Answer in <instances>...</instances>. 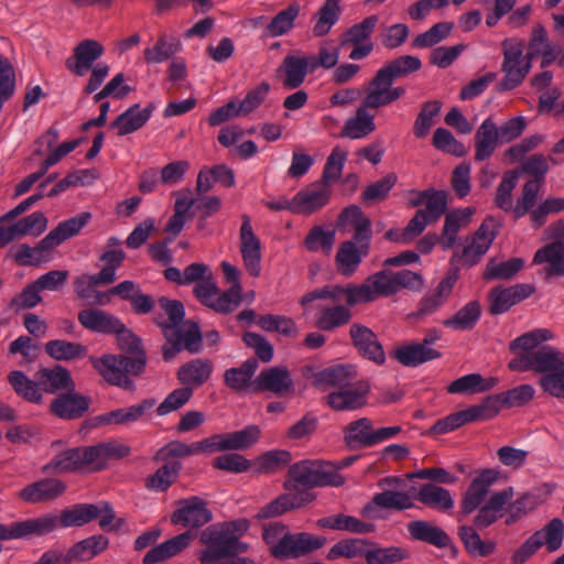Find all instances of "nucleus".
<instances>
[{"instance_id": "13", "label": "nucleus", "mask_w": 564, "mask_h": 564, "mask_svg": "<svg viewBox=\"0 0 564 564\" xmlns=\"http://www.w3.org/2000/svg\"><path fill=\"white\" fill-rule=\"evenodd\" d=\"M90 403L89 397L72 388L52 400L50 411L61 420L74 421L83 417L89 411Z\"/></svg>"}, {"instance_id": "47", "label": "nucleus", "mask_w": 564, "mask_h": 564, "mask_svg": "<svg viewBox=\"0 0 564 564\" xmlns=\"http://www.w3.org/2000/svg\"><path fill=\"white\" fill-rule=\"evenodd\" d=\"M457 281V269L451 270L445 279L441 281L437 290L433 294L426 295L420 303L416 312L417 316L433 313L451 294L455 283Z\"/></svg>"}, {"instance_id": "40", "label": "nucleus", "mask_w": 564, "mask_h": 564, "mask_svg": "<svg viewBox=\"0 0 564 564\" xmlns=\"http://www.w3.org/2000/svg\"><path fill=\"white\" fill-rule=\"evenodd\" d=\"M500 409V395H489L479 404L460 410V425L490 420L499 413Z\"/></svg>"}, {"instance_id": "33", "label": "nucleus", "mask_w": 564, "mask_h": 564, "mask_svg": "<svg viewBox=\"0 0 564 564\" xmlns=\"http://www.w3.org/2000/svg\"><path fill=\"white\" fill-rule=\"evenodd\" d=\"M406 528L411 538L416 541L425 542L440 549L446 547L452 543L448 534L432 522L414 520L409 522Z\"/></svg>"}, {"instance_id": "41", "label": "nucleus", "mask_w": 564, "mask_h": 564, "mask_svg": "<svg viewBox=\"0 0 564 564\" xmlns=\"http://www.w3.org/2000/svg\"><path fill=\"white\" fill-rule=\"evenodd\" d=\"M476 153L475 159L484 161L488 159L500 143L498 128L492 120L486 119L476 132Z\"/></svg>"}, {"instance_id": "49", "label": "nucleus", "mask_w": 564, "mask_h": 564, "mask_svg": "<svg viewBox=\"0 0 564 564\" xmlns=\"http://www.w3.org/2000/svg\"><path fill=\"white\" fill-rule=\"evenodd\" d=\"M259 364L254 358L247 359L240 367L227 369L224 373L225 384L235 391H242L249 387Z\"/></svg>"}, {"instance_id": "51", "label": "nucleus", "mask_w": 564, "mask_h": 564, "mask_svg": "<svg viewBox=\"0 0 564 564\" xmlns=\"http://www.w3.org/2000/svg\"><path fill=\"white\" fill-rule=\"evenodd\" d=\"M478 529L474 523L473 527H460V540L466 551L474 557H486L494 553L496 543L494 541H484L475 530Z\"/></svg>"}, {"instance_id": "34", "label": "nucleus", "mask_w": 564, "mask_h": 564, "mask_svg": "<svg viewBox=\"0 0 564 564\" xmlns=\"http://www.w3.org/2000/svg\"><path fill=\"white\" fill-rule=\"evenodd\" d=\"M533 263L547 264L544 269L546 278L564 275V243L552 241L540 248L533 257Z\"/></svg>"}, {"instance_id": "55", "label": "nucleus", "mask_w": 564, "mask_h": 564, "mask_svg": "<svg viewBox=\"0 0 564 564\" xmlns=\"http://www.w3.org/2000/svg\"><path fill=\"white\" fill-rule=\"evenodd\" d=\"M108 546V539L101 534L77 542L68 550V560L86 561L95 557Z\"/></svg>"}, {"instance_id": "43", "label": "nucleus", "mask_w": 564, "mask_h": 564, "mask_svg": "<svg viewBox=\"0 0 564 564\" xmlns=\"http://www.w3.org/2000/svg\"><path fill=\"white\" fill-rule=\"evenodd\" d=\"M93 469H101L106 462L112 458H122L130 454V447L116 441L102 442L88 446Z\"/></svg>"}, {"instance_id": "58", "label": "nucleus", "mask_w": 564, "mask_h": 564, "mask_svg": "<svg viewBox=\"0 0 564 564\" xmlns=\"http://www.w3.org/2000/svg\"><path fill=\"white\" fill-rule=\"evenodd\" d=\"M442 106L440 100H430L422 104L413 124V133L416 138L423 139L429 134L435 119L441 115Z\"/></svg>"}, {"instance_id": "36", "label": "nucleus", "mask_w": 564, "mask_h": 564, "mask_svg": "<svg viewBox=\"0 0 564 564\" xmlns=\"http://www.w3.org/2000/svg\"><path fill=\"white\" fill-rule=\"evenodd\" d=\"M422 66L419 57L412 55L399 56L386 63L372 78L394 82L417 72Z\"/></svg>"}, {"instance_id": "4", "label": "nucleus", "mask_w": 564, "mask_h": 564, "mask_svg": "<svg viewBox=\"0 0 564 564\" xmlns=\"http://www.w3.org/2000/svg\"><path fill=\"white\" fill-rule=\"evenodd\" d=\"M520 361L523 362L518 365L520 372L540 373L541 389L551 397L564 399V352L552 346L542 345L536 354Z\"/></svg>"}, {"instance_id": "50", "label": "nucleus", "mask_w": 564, "mask_h": 564, "mask_svg": "<svg viewBox=\"0 0 564 564\" xmlns=\"http://www.w3.org/2000/svg\"><path fill=\"white\" fill-rule=\"evenodd\" d=\"M369 542L365 539H345L335 543L327 552L326 558L335 561L340 557L354 560L364 557L366 560Z\"/></svg>"}, {"instance_id": "63", "label": "nucleus", "mask_w": 564, "mask_h": 564, "mask_svg": "<svg viewBox=\"0 0 564 564\" xmlns=\"http://www.w3.org/2000/svg\"><path fill=\"white\" fill-rule=\"evenodd\" d=\"M300 13L297 4H291L280 11L265 26V34L269 36H281L288 33L294 26V20Z\"/></svg>"}, {"instance_id": "6", "label": "nucleus", "mask_w": 564, "mask_h": 564, "mask_svg": "<svg viewBox=\"0 0 564 564\" xmlns=\"http://www.w3.org/2000/svg\"><path fill=\"white\" fill-rule=\"evenodd\" d=\"M288 490L303 487L305 489L324 486H341L345 479L336 471L334 465L324 460L305 459L290 466Z\"/></svg>"}, {"instance_id": "1", "label": "nucleus", "mask_w": 564, "mask_h": 564, "mask_svg": "<svg viewBox=\"0 0 564 564\" xmlns=\"http://www.w3.org/2000/svg\"><path fill=\"white\" fill-rule=\"evenodd\" d=\"M500 471L492 468H485L476 473L467 487L462 501V512L469 514L476 510L473 519L474 524L485 529L503 517L507 506L512 507L522 516L532 511L538 506V498L529 492L521 495L514 501L512 487H506L494 492L487 500L490 487L498 481Z\"/></svg>"}, {"instance_id": "56", "label": "nucleus", "mask_w": 564, "mask_h": 564, "mask_svg": "<svg viewBox=\"0 0 564 564\" xmlns=\"http://www.w3.org/2000/svg\"><path fill=\"white\" fill-rule=\"evenodd\" d=\"M292 457L288 451H269L252 463L253 471L258 475L273 474L290 464Z\"/></svg>"}, {"instance_id": "10", "label": "nucleus", "mask_w": 564, "mask_h": 564, "mask_svg": "<svg viewBox=\"0 0 564 564\" xmlns=\"http://www.w3.org/2000/svg\"><path fill=\"white\" fill-rule=\"evenodd\" d=\"M326 543V538L307 532L286 533L273 549L276 558H299L308 555Z\"/></svg>"}, {"instance_id": "61", "label": "nucleus", "mask_w": 564, "mask_h": 564, "mask_svg": "<svg viewBox=\"0 0 564 564\" xmlns=\"http://www.w3.org/2000/svg\"><path fill=\"white\" fill-rule=\"evenodd\" d=\"M8 380L15 393L26 401L40 403L42 393L39 390V382L29 379L22 371L14 370L8 376Z\"/></svg>"}, {"instance_id": "14", "label": "nucleus", "mask_w": 564, "mask_h": 564, "mask_svg": "<svg viewBox=\"0 0 564 564\" xmlns=\"http://www.w3.org/2000/svg\"><path fill=\"white\" fill-rule=\"evenodd\" d=\"M370 386L367 381H352L344 388L330 392L326 403L335 411H351L367 403Z\"/></svg>"}, {"instance_id": "31", "label": "nucleus", "mask_w": 564, "mask_h": 564, "mask_svg": "<svg viewBox=\"0 0 564 564\" xmlns=\"http://www.w3.org/2000/svg\"><path fill=\"white\" fill-rule=\"evenodd\" d=\"M77 318L84 328L95 333L112 334L121 328L119 318L98 308L82 310Z\"/></svg>"}, {"instance_id": "54", "label": "nucleus", "mask_w": 564, "mask_h": 564, "mask_svg": "<svg viewBox=\"0 0 564 564\" xmlns=\"http://www.w3.org/2000/svg\"><path fill=\"white\" fill-rule=\"evenodd\" d=\"M46 354L58 361L74 360L87 355V347L79 343L67 341L63 339L50 340L45 344Z\"/></svg>"}, {"instance_id": "52", "label": "nucleus", "mask_w": 564, "mask_h": 564, "mask_svg": "<svg viewBox=\"0 0 564 564\" xmlns=\"http://www.w3.org/2000/svg\"><path fill=\"white\" fill-rule=\"evenodd\" d=\"M345 442L352 448L372 446V424L367 417H361L345 427Z\"/></svg>"}, {"instance_id": "45", "label": "nucleus", "mask_w": 564, "mask_h": 564, "mask_svg": "<svg viewBox=\"0 0 564 564\" xmlns=\"http://www.w3.org/2000/svg\"><path fill=\"white\" fill-rule=\"evenodd\" d=\"M416 499L431 508L446 511L454 507V499L449 491L433 482L424 484L420 487Z\"/></svg>"}, {"instance_id": "24", "label": "nucleus", "mask_w": 564, "mask_h": 564, "mask_svg": "<svg viewBox=\"0 0 564 564\" xmlns=\"http://www.w3.org/2000/svg\"><path fill=\"white\" fill-rule=\"evenodd\" d=\"M66 490V485L56 478H45L25 486L18 494L28 503H42L56 499Z\"/></svg>"}, {"instance_id": "28", "label": "nucleus", "mask_w": 564, "mask_h": 564, "mask_svg": "<svg viewBox=\"0 0 564 564\" xmlns=\"http://www.w3.org/2000/svg\"><path fill=\"white\" fill-rule=\"evenodd\" d=\"M194 533L187 530L172 539L152 547L143 557V564H158L166 561L185 550L194 539Z\"/></svg>"}, {"instance_id": "37", "label": "nucleus", "mask_w": 564, "mask_h": 564, "mask_svg": "<svg viewBox=\"0 0 564 564\" xmlns=\"http://www.w3.org/2000/svg\"><path fill=\"white\" fill-rule=\"evenodd\" d=\"M391 356L402 366L416 367L426 361L440 357V352L432 347L421 343H412L401 346L391 352Z\"/></svg>"}, {"instance_id": "25", "label": "nucleus", "mask_w": 564, "mask_h": 564, "mask_svg": "<svg viewBox=\"0 0 564 564\" xmlns=\"http://www.w3.org/2000/svg\"><path fill=\"white\" fill-rule=\"evenodd\" d=\"M156 401L152 398L128 408H120L95 417L99 425H128L140 420L148 411L152 410Z\"/></svg>"}, {"instance_id": "21", "label": "nucleus", "mask_w": 564, "mask_h": 564, "mask_svg": "<svg viewBox=\"0 0 564 564\" xmlns=\"http://www.w3.org/2000/svg\"><path fill=\"white\" fill-rule=\"evenodd\" d=\"M550 338L551 333L547 329H535L513 339L509 345V349L514 354V357L509 361L508 368L512 371H519L518 365L522 364L520 360L536 354L541 343Z\"/></svg>"}, {"instance_id": "29", "label": "nucleus", "mask_w": 564, "mask_h": 564, "mask_svg": "<svg viewBox=\"0 0 564 564\" xmlns=\"http://www.w3.org/2000/svg\"><path fill=\"white\" fill-rule=\"evenodd\" d=\"M392 85L393 82L372 78L366 88L367 106L381 108L403 97L405 88L402 86L393 87Z\"/></svg>"}, {"instance_id": "35", "label": "nucleus", "mask_w": 564, "mask_h": 564, "mask_svg": "<svg viewBox=\"0 0 564 564\" xmlns=\"http://www.w3.org/2000/svg\"><path fill=\"white\" fill-rule=\"evenodd\" d=\"M213 372V362L208 359L196 358L184 365L177 370V380L182 386L194 388L203 386Z\"/></svg>"}, {"instance_id": "18", "label": "nucleus", "mask_w": 564, "mask_h": 564, "mask_svg": "<svg viewBox=\"0 0 564 564\" xmlns=\"http://www.w3.org/2000/svg\"><path fill=\"white\" fill-rule=\"evenodd\" d=\"M257 391H269L278 395H288L294 391V382L286 367L274 366L260 371L253 380Z\"/></svg>"}, {"instance_id": "26", "label": "nucleus", "mask_w": 564, "mask_h": 564, "mask_svg": "<svg viewBox=\"0 0 564 564\" xmlns=\"http://www.w3.org/2000/svg\"><path fill=\"white\" fill-rule=\"evenodd\" d=\"M55 520L50 517H39L12 523L10 527L0 524V541L19 539L28 535H44L52 532Z\"/></svg>"}, {"instance_id": "30", "label": "nucleus", "mask_w": 564, "mask_h": 564, "mask_svg": "<svg viewBox=\"0 0 564 564\" xmlns=\"http://www.w3.org/2000/svg\"><path fill=\"white\" fill-rule=\"evenodd\" d=\"M154 106L151 104L141 109L139 104H134L124 112L119 115L110 124V128L117 129V134L123 137L141 129L150 119Z\"/></svg>"}, {"instance_id": "48", "label": "nucleus", "mask_w": 564, "mask_h": 564, "mask_svg": "<svg viewBox=\"0 0 564 564\" xmlns=\"http://www.w3.org/2000/svg\"><path fill=\"white\" fill-rule=\"evenodd\" d=\"M378 23L377 15H369L361 22L354 24L339 36V47L371 42L370 35Z\"/></svg>"}, {"instance_id": "60", "label": "nucleus", "mask_w": 564, "mask_h": 564, "mask_svg": "<svg viewBox=\"0 0 564 564\" xmlns=\"http://www.w3.org/2000/svg\"><path fill=\"white\" fill-rule=\"evenodd\" d=\"M523 264L521 258H512L502 262L490 259L486 264L482 276L485 280H508L514 276L523 268Z\"/></svg>"}, {"instance_id": "39", "label": "nucleus", "mask_w": 564, "mask_h": 564, "mask_svg": "<svg viewBox=\"0 0 564 564\" xmlns=\"http://www.w3.org/2000/svg\"><path fill=\"white\" fill-rule=\"evenodd\" d=\"M35 378L47 393H56L61 390L67 391L75 388L70 372L62 366H55L52 369L42 368L35 373Z\"/></svg>"}, {"instance_id": "3", "label": "nucleus", "mask_w": 564, "mask_h": 564, "mask_svg": "<svg viewBox=\"0 0 564 564\" xmlns=\"http://www.w3.org/2000/svg\"><path fill=\"white\" fill-rule=\"evenodd\" d=\"M338 227L344 231H354L352 238L341 242L335 256L337 271L344 276L352 275L370 251L371 221L357 205L343 209Z\"/></svg>"}, {"instance_id": "2", "label": "nucleus", "mask_w": 564, "mask_h": 564, "mask_svg": "<svg viewBox=\"0 0 564 564\" xmlns=\"http://www.w3.org/2000/svg\"><path fill=\"white\" fill-rule=\"evenodd\" d=\"M161 312H155L153 321L161 328L165 344L161 347L165 361L172 360L183 349L197 354L202 348V333L196 323L184 325L185 311L182 302L167 297L158 301Z\"/></svg>"}, {"instance_id": "57", "label": "nucleus", "mask_w": 564, "mask_h": 564, "mask_svg": "<svg viewBox=\"0 0 564 564\" xmlns=\"http://www.w3.org/2000/svg\"><path fill=\"white\" fill-rule=\"evenodd\" d=\"M340 12L339 3L334 0H326L315 13L316 22L313 26V34L317 37L328 34L333 25L339 20Z\"/></svg>"}, {"instance_id": "7", "label": "nucleus", "mask_w": 564, "mask_h": 564, "mask_svg": "<svg viewBox=\"0 0 564 564\" xmlns=\"http://www.w3.org/2000/svg\"><path fill=\"white\" fill-rule=\"evenodd\" d=\"M90 362L108 383L130 389L133 382L129 379V375L139 376L144 371L147 356L142 352L139 357L105 355L100 358L90 357Z\"/></svg>"}, {"instance_id": "59", "label": "nucleus", "mask_w": 564, "mask_h": 564, "mask_svg": "<svg viewBox=\"0 0 564 564\" xmlns=\"http://www.w3.org/2000/svg\"><path fill=\"white\" fill-rule=\"evenodd\" d=\"M346 160L347 152L338 145L335 147L326 159L323 174L318 182L332 189L333 184L337 182L341 175Z\"/></svg>"}, {"instance_id": "64", "label": "nucleus", "mask_w": 564, "mask_h": 564, "mask_svg": "<svg viewBox=\"0 0 564 564\" xmlns=\"http://www.w3.org/2000/svg\"><path fill=\"white\" fill-rule=\"evenodd\" d=\"M423 196L427 197L425 207L419 209L432 223H436L445 214L448 204V194L445 191L429 188L423 191Z\"/></svg>"}, {"instance_id": "23", "label": "nucleus", "mask_w": 564, "mask_h": 564, "mask_svg": "<svg viewBox=\"0 0 564 564\" xmlns=\"http://www.w3.org/2000/svg\"><path fill=\"white\" fill-rule=\"evenodd\" d=\"M535 288L531 284H516L510 288H495L489 293V312L494 315L507 312L511 306L528 299Z\"/></svg>"}, {"instance_id": "46", "label": "nucleus", "mask_w": 564, "mask_h": 564, "mask_svg": "<svg viewBox=\"0 0 564 564\" xmlns=\"http://www.w3.org/2000/svg\"><path fill=\"white\" fill-rule=\"evenodd\" d=\"M351 306L344 304H334L322 308L316 325L325 332L334 330L340 326L347 325L352 318Z\"/></svg>"}, {"instance_id": "32", "label": "nucleus", "mask_w": 564, "mask_h": 564, "mask_svg": "<svg viewBox=\"0 0 564 564\" xmlns=\"http://www.w3.org/2000/svg\"><path fill=\"white\" fill-rule=\"evenodd\" d=\"M356 377L357 372L355 367L336 366L314 373L312 383L324 391L330 387L338 390L351 383Z\"/></svg>"}, {"instance_id": "9", "label": "nucleus", "mask_w": 564, "mask_h": 564, "mask_svg": "<svg viewBox=\"0 0 564 564\" xmlns=\"http://www.w3.org/2000/svg\"><path fill=\"white\" fill-rule=\"evenodd\" d=\"M238 286L234 291H221L213 279V274L206 280L194 285L193 293L196 300L217 314H230L239 306L237 299Z\"/></svg>"}, {"instance_id": "16", "label": "nucleus", "mask_w": 564, "mask_h": 564, "mask_svg": "<svg viewBox=\"0 0 564 564\" xmlns=\"http://www.w3.org/2000/svg\"><path fill=\"white\" fill-rule=\"evenodd\" d=\"M330 195L332 189L316 181L294 195L293 214L312 215L328 204Z\"/></svg>"}, {"instance_id": "20", "label": "nucleus", "mask_w": 564, "mask_h": 564, "mask_svg": "<svg viewBox=\"0 0 564 564\" xmlns=\"http://www.w3.org/2000/svg\"><path fill=\"white\" fill-rule=\"evenodd\" d=\"M491 227L492 224L486 220L480 225L474 236L466 238V243L460 252L462 265L471 267L476 264L487 252L496 237Z\"/></svg>"}, {"instance_id": "53", "label": "nucleus", "mask_w": 564, "mask_h": 564, "mask_svg": "<svg viewBox=\"0 0 564 564\" xmlns=\"http://www.w3.org/2000/svg\"><path fill=\"white\" fill-rule=\"evenodd\" d=\"M181 48L182 44L178 39L162 34L153 47L144 50V59L148 64L162 63L178 53Z\"/></svg>"}, {"instance_id": "5", "label": "nucleus", "mask_w": 564, "mask_h": 564, "mask_svg": "<svg viewBox=\"0 0 564 564\" xmlns=\"http://www.w3.org/2000/svg\"><path fill=\"white\" fill-rule=\"evenodd\" d=\"M248 529L249 521L247 519H237L206 528L200 533L202 543L208 545L204 552L223 560L247 552L248 544L241 542L240 538Z\"/></svg>"}, {"instance_id": "15", "label": "nucleus", "mask_w": 564, "mask_h": 564, "mask_svg": "<svg viewBox=\"0 0 564 564\" xmlns=\"http://www.w3.org/2000/svg\"><path fill=\"white\" fill-rule=\"evenodd\" d=\"M93 467L88 446L68 448L55 455L43 466L45 474L62 475Z\"/></svg>"}, {"instance_id": "42", "label": "nucleus", "mask_w": 564, "mask_h": 564, "mask_svg": "<svg viewBox=\"0 0 564 564\" xmlns=\"http://www.w3.org/2000/svg\"><path fill=\"white\" fill-rule=\"evenodd\" d=\"M317 525L323 529L348 531L358 534L371 533L375 531V524L360 521L359 519L343 513L322 518Z\"/></svg>"}, {"instance_id": "22", "label": "nucleus", "mask_w": 564, "mask_h": 564, "mask_svg": "<svg viewBox=\"0 0 564 564\" xmlns=\"http://www.w3.org/2000/svg\"><path fill=\"white\" fill-rule=\"evenodd\" d=\"M104 52L105 48L98 41L84 40L75 46L73 56L66 59L65 65L75 75L84 76Z\"/></svg>"}, {"instance_id": "19", "label": "nucleus", "mask_w": 564, "mask_h": 564, "mask_svg": "<svg viewBox=\"0 0 564 564\" xmlns=\"http://www.w3.org/2000/svg\"><path fill=\"white\" fill-rule=\"evenodd\" d=\"M315 70V59L310 56L288 55L276 69V75H283L282 83L289 89L300 87L307 75Z\"/></svg>"}, {"instance_id": "38", "label": "nucleus", "mask_w": 564, "mask_h": 564, "mask_svg": "<svg viewBox=\"0 0 564 564\" xmlns=\"http://www.w3.org/2000/svg\"><path fill=\"white\" fill-rule=\"evenodd\" d=\"M97 508L95 503H79L72 508L65 509L61 512L59 517L52 513L45 514L55 520V525L52 529L54 531L58 527H82L96 519Z\"/></svg>"}, {"instance_id": "44", "label": "nucleus", "mask_w": 564, "mask_h": 564, "mask_svg": "<svg viewBox=\"0 0 564 564\" xmlns=\"http://www.w3.org/2000/svg\"><path fill=\"white\" fill-rule=\"evenodd\" d=\"M359 288H367L368 290L367 299L362 300V303L373 301L378 296L394 294L397 292L394 272L386 270L379 271L370 275Z\"/></svg>"}, {"instance_id": "27", "label": "nucleus", "mask_w": 564, "mask_h": 564, "mask_svg": "<svg viewBox=\"0 0 564 564\" xmlns=\"http://www.w3.org/2000/svg\"><path fill=\"white\" fill-rule=\"evenodd\" d=\"M369 109H378L377 106H367V95L357 108L354 117L349 118L340 131L341 137L362 139L376 130L373 115Z\"/></svg>"}, {"instance_id": "17", "label": "nucleus", "mask_w": 564, "mask_h": 564, "mask_svg": "<svg viewBox=\"0 0 564 564\" xmlns=\"http://www.w3.org/2000/svg\"><path fill=\"white\" fill-rule=\"evenodd\" d=\"M240 252L246 270L252 276L261 271V242L254 235L249 216H242L240 228Z\"/></svg>"}, {"instance_id": "11", "label": "nucleus", "mask_w": 564, "mask_h": 564, "mask_svg": "<svg viewBox=\"0 0 564 564\" xmlns=\"http://www.w3.org/2000/svg\"><path fill=\"white\" fill-rule=\"evenodd\" d=\"M213 519L207 502L200 497L193 496L175 502V510L171 514V522L183 528L197 529Z\"/></svg>"}, {"instance_id": "12", "label": "nucleus", "mask_w": 564, "mask_h": 564, "mask_svg": "<svg viewBox=\"0 0 564 564\" xmlns=\"http://www.w3.org/2000/svg\"><path fill=\"white\" fill-rule=\"evenodd\" d=\"M349 337L358 354L376 365H383L386 352L378 336L368 326L352 323L349 327Z\"/></svg>"}, {"instance_id": "62", "label": "nucleus", "mask_w": 564, "mask_h": 564, "mask_svg": "<svg viewBox=\"0 0 564 564\" xmlns=\"http://www.w3.org/2000/svg\"><path fill=\"white\" fill-rule=\"evenodd\" d=\"M397 181V174L390 172L380 180L369 184L365 187L361 194L362 203L369 205L376 202L384 200L392 187L395 185Z\"/></svg>"}, {"instance_id": "8", "label": "nucleus", "mask_w": 564, "mask_h": 564, "mask_svg": "<svg viewBox=\"0 0 564 564\" xmlns=\"http://www.w3.org/2000/svg\"><path fill=\"white\" fill-rule=\"evenodd\" d=\"M524 47V41L516 37L505 39L501 42L503 53L501 70L505 73L499 84L501 89H514L530 73L532 63L523 54Z\"/></svg>"}]
</instances>
